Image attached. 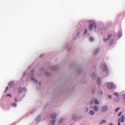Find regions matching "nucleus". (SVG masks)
<instances>
[{
    "instance_id": "obj_1",
    "label": "nucleus",
    "mask_w": 125,
    "mask_h": 125,
    "mask_svg": "<svg viewBox=\"0 0 125 125\" xmlns=\"http://www.w3.org/2000/svg\"><path fill=\"white\" fill-rule=\"evenodd\" d=\"M93 27H94L95 29L96 28V24L94 22H93L92 23H91L89 25V30H92Z\"/></svg>"
},
{
    "instance_id": "obj_2",
    "label": "nucleus",
    "mask_w": 125,
    "mask_h": 125,
    "mask_svg": "<svg viewBox=\"0 0 125 125\" xmlns=\"http://www.w3.org/2000/svg\"><path fill=\"white\" fill-rule=\"evenodd\" d=\"M118 122H120V123H124V122H125V116L122 115L121 118L119 119Z\"/></svg>"
},
{
    "instance_id": "obj_3",
    "label": "nucleus",
    "mask_w": 125,
    "mask_h": 125,
    "mask_svg": "<svg viewBox=\"0 0 125 125\" xmlns=\"http://www.w3.org/2000/svg\"><path fill=\"white\" fill-rule=\"evenodd\" d=\"M24 90H26V88H25V87H23V88L20 87L18 89V92L20 93H21V92H22V91H24Z\"/></svg>"
},
{
    "instance_id": "obj_4",
    "label": "nucleus",
    "mask_w": 125,
    "mask_h": 125,
    "mask_svg": "<svg viewBox=\"0 0 125 125\" xmlns=\"http://www.w3.org/2000/svg\"><path fill=\"white\" fill-rule=\"evenodd\" d=\"M102 69L104 70L105 71V70H107V66H106V64H104L102 65Z\"/></svg>"
},
{
    "instance_id": "obj_5",
    "label": "nucleus",
    "mask_w": 125,
    "mask_h": 125,
    "mask_svg": "<svg viewBox=\"0 0 125 125\" xmlns=\"http://www.w3.org/2000/svg\"><path fill=\"white\" fill-rule=\"evenodd\" d=\"M107 87L109 89H112V88H113V84H112V83H108L107 84Z\"/></svg>"
},
{
    "instance_id": "obj_6",
    "label": "nucleus",
    "mask_w": 125,
    "mask_h": 125,
    "mask_svg": "<svg viewBox=\"0 0 125 125\" xmlns=\"http://www.w3.org/2000/svg\"><path fill=\"white\" fill-rule=\"evenodd\" d=\"M102 110H103V111L106 112V111H107V110H108V107L107 106H104L103 107Z\"/></svg>"
},
{
    "instance_id": "obj_7",
    "label": "nucleus",
    "mask_w": 125,
    "mask_h": 125,
    "mask_svg": "<svg viewBox=\"0 0 125 125\" xmlns=\"http://www.w3.org/2000/svg\"><path fill=\"white\" fill-rule=\"evenodd\" d=\"M50 117H51V118L53 119H55V118H56V116H55V114L51 115Z\"/></svg>"
},
{
    "instance_id": "obj_8",
    "label": "nucleus",
    "mask_w": 125,
    "mask_h": 125,
    "mask_svg": "<svg viewBox=\"0 0 125 125\" xmlns=\"http://www.w3.org/2000/svg\"><path fill=\"white\" fill-rule=\"evenodd\" d=\"M89 114H90V115L92 116H93V115H94V111L93 110H90L89 111Z\"/></svg>"
},
{
    "instance_id": "obj_9",
    "label": "nucleus",
    "mask_w": 125,
    "mask_h": 125,
    "mask_svg": "<svg viewBox=\"0 0 125 125\" xmlns=\"http://www.w3.org/2000/svg\"><path fill=\"white\" fill-rule=\"evenodd\" d=\"M94 102L96 105H98V104H99V102H98V101H97V99H96L95 100Z\"/></svg>"
},
{
    "instance_id": "obj_10",
    "label": "nucleus",
    "mask_w": 125,
    "mask_h": 125,
    "mask_svg": "<svg viewBox=\"0 0 125 125\" xmlns=\"http://www.w3.org/2000/svg\"><path fill=\"white\" fill-rule=\"evenodd\" d=\"M97 83L98 84H100V83H101V79H100V78H98Z\"/></svg>"
},
{
    "instance_id": "obj_11",
    "label": "nucleus",
    "mask_w": 125,
    "mask_h": 125,
    "mask_svg": "<svg viewBox=\"0 0 125 125\" xmlns=\"http://www.w3.org/2000/svg\"><path fill=\"white\" fill-rule=\"evenodd\" d=\"M94 111H97V110H98V106H94Z\"/></svg>"
},
{
    "instance_id": "obj_12",
    "label": "nucleus",
    "mask_w": 125,
    "mask_h": 125,
    "mask_svg": "<svg viewBox=\"0 0 125 125\" xmlns=\"http://www.w3.org/2000/svg\"><path fill=\"white\" fill-rule=\"evenodd\" d=\"M105 123H106V120H104L101 121V124L102 125V124H105Z\"/></svg>"
},
{
    "instance_id": "obj_13",
    "label": "nucleus",
    "mask_w": 125,
    "mask_h": 125,
    "mask_svg": "<svg viewBox=\"0 0 125 125\" xmlns=\"http://www.w3.org/2000/svg\"><path fill=\"white\" fill-rule=\"evenodd\" d=\"M34 73H35V70H32L31 71L30 74H31V76H33V74H34Z\"/></svg>"
},
{
    "instance_id": "obj_14",
    "label": "nucleus",
    "mask_w": 125,
    "mask_h": 125,
    "mask_svg": "<svg viewBox=\"0 0 125 125\" xmlns=\"http://www.w3.org/2000/svg\"><path fill=\"white\" fill-rule=\"evenodd\" d=\"M89 41H90V42H93V41H94V39H93V38H92V37H90V39H89Z\"/></svg>"
},
{
    "instance_id": "obj_15",
    "label": "nucleus",
    "mask_w": 125,
    "mask_h": 125,
    "mask_svg": "<svg viewBox=\"0 0 125 125\" xmlns=\"http://www.w3.org/2000/svg\"><path fill=\"white\" fill-rule=\"evenodd\" d=\"M120 109H121L120 107H118V108H116L115 110V112H118V111H119L120 110Z\"/></svg>"
},
{
    "instance_id": "obj_16",
    "label": "nucleus",
    "mask_w": 125,
    "mask_h": 125,
    "mask_svg": "<svg viewBox=\"0 0 125 125\" xmlns=\"http://www.w3.org/2000/svg\"><path fill=\"white\" fill-rule=\"evenodd\" d=\"M63 122H64V119H61L60 121V124L63 123Z\"/></svg>"
},
{
    "instance_id": "obj_17",
    "label": "nucleus",
    "mask_w": 125,
    "mask_h": 125,
    "mask_svg": "<svg viewBox=\"0 0 125 125\" xmlns=\"http://www.w3.org/2000/svg\"><path fill=\"white\" fill-rule=\"evenodd\" d=\"M17 105V104L16 103H13L12 104V106H13L14 107H16V106Z\"/></svg>"
},
{
    "instance_id": "obj_18",
    "label": "nucleus",
    "mask_w": 125,
    "mask_h": 125,
    "mask_svg": "<svg viewBox=\"0 0 125 125\" xmlns=\"http://www.w3.org/2000/svg\"><path fill=\"white\" fill-rule=\"evenodd\" d=\"M116 96H117V97H119V94H118L117 93H114V94Z\"/></svg>"
},
{
    "instance_id": "obj_19",
    "label": "nucleus",
    "mask_w": 125,
    "mask_h": 125,
    "mask_svg": "<svg viewBox=\"0 0 125 125\" xmlns=\"http://www.w3.org/2000/svg\"><path fill=\"white\" fill-rule=\"evenodd\" d=\"M98 52V50H96L94 52V54H96Z\"/></svg>"
},
{
    "instance_id": "obj_20",
    "label": "nucleus",
    "mask_w": 125,
    "mask_h": 125,
    "mask_svg": "<svg viewBox=\"0 0 125 125\" xmlns=\"http://www.w3.org/2000/svg\"><path fill=\"white\" fill-rule=\"evenodd\" d=\"M111 37H112V35H108L107 40H109V39H110V38H111Z\"/></svg>"
},
{
    "instance_id": "obj_21",
    "label": "nucleus",
    "mask_w": 125,
    "mask_h": 125,
    "mask_svg": "<svg viewBox=\"0 0 125 125\" xmlns=\"http://www.w3.org/2000/svg\"><path fill=\"white\" fill-rule=\"evenodd\" d=\"M31 81H35L36 82V83L37 82V81H36V80H35V79L33 78V77H31Z\"/></svg>"
},
{
    "instance_id": "obj_22",
    "label": "nucleus",
    "mask_w": 125,
    "mask_h": 125,
    "mask_svg": "<svg viewBox=\"0 0 125 125\" xmlns=\"http://www.w3.org/2000/svg\"><path fill=\"white\" fill-rule=\"evenodd\" d=\"M6 96H9V97H11V94H7Z\"/></svg>"
},
{
    "instance_id": "obj_23",
    "label": "nucleus",
    "mask_w": 125,
    "mask_h": 125,
    "mask_svg": "<svg viewBox=\"0 0 125 125\" xmlns=\"http://www.w3.org/2000/svg\"><path fill=\"white\" fill-rule=\"evenodd\" d=\"M118 36H119V37H121V36H122V33L119 32V33H118Z\"/></svg>"
},
{
    "instance_id": "obj_24",
    "label": "nucleus",
    "mask_w": 125,
    "mask_h": 125,
    "mask_svg": "<svg viewBox=\"0 0 125 125\" xmlns=\"http://www.w3.org/2000/svg\"><path fill=\"white\" fill-rule=\"evenodd\" d=\"M122 113L123 112H119V113L118 114V117H120V116H121V115H122Z\"/></svg>"
},
{
    "instance_id": "obj_25",
    "label": "nucleus",
    "mask_w": 125,
    "mask_h": 125,
    "mask_svg": "<svg viewBox=\"0 0 125 125\" xmlns=\"http://www.w3.org/2000/svg\"><path fill=\"white\" fill-rule=\"evenodd\" d=\"M87 32V30H86V29H85L84 32V35H85V34H86Z\"/></svg>"
},
{
    "instance_id": "obj_26",
    "label": "nucleus",
    "mask_w": 125,
    "mask_h": 125,
    "mask_svg": "<svg viewBox=\"0 0 125 125\" xmlns=\"http://www.w3.org/2000/svg\"><path fill=\"white\" fill-rule=\"evenodd\" d=\"M55 121H52L51 122L52 125H54V124H55Z\"/></svg>"
},
{
    "instance_id": "obj_27",
    "label": "nucleus",
    "mask_w": 125,
    "mask_h": 125,
    "mask_svg": "<svg viewBox=\"0 0 125 125\" xmlns=\"http://www.w3.org/2000/svg\"><path fill=\"white\" fill-rule=\"evenodd\" d=\"M108 97H109V98H110V99H111L112 98V96L109 95Z\"/></svg>"
},
{
    "instance_id": "obj_28",
    "label": "nucleus",
    "mask_w": 125,
    "mask_h": 125,
    "mask_svg": "<svg viewBox=\"0 0 125 125\" xmlns=\"http://www.w3.org/2000/svg\"><path fill=\"white\" fill-rule=\"evenodd\" d=\"M93 102H94V101L92 100V102H91V104H93Z\"/></svg>"
},
{
    "instance_id": "obj_29",
    "label": "nucleus",
    "mask_w": 125,
    "mask_h": 125,
    "mask_svg": "<svg viewBox=\"0 0 125 125\" xmlns=\"http://www.w3.org/2000/svg\"><path fill=\"white\" fill-rule=\"evenodd\" d=\"M15 102H17V98L15 99Z\"/></svg>"
},
{
    "instance_id": "obj_30",
    "label": "nucleus",
    "mask_w": 125,
    "mask_h": 125,
    "mask_svg": "<svg viewBox=\"0 0 125 125\" xmlns=\"http://www.w3.org/2000/svg\"><path fill=\"white\" fill-rule=\"evenodd\" d=\"M121 122H118V125H121Z\"/></svg>"
},
{
    "instance_id": "obj_31",
    "label": "nucleus",
    "mask_w": 125,
    "mask_h": 125,
    "mask_svg": "<svg viewBox=\"0 0 125 125\" xmlns=\"http://www.w3.org/2000/svg\"><path fill=\"white\" fill-rule=\"evenodd\" d=\"M104 42H105L106 40H105V39H104Z\"/></svg>"
},
{
    "instance_id": "obj_32",
    "label": "nucleus",
    "mask_w": 125,
    "mask_h": 125,
    "mask_svg": "<svg viewBox=\"0 0 125 125\" xmlns=\"http://www.w3.org/2000/svg\"><path fill=\"white\" fill-rule=\"evenodd\" d=\"M110 125H113L112 124H110Z\"/></svg>"
},
{
    "instance_id": "obj_33",
    "label": "nucleus",
    "mask_w": 125,
    "mask_h": 125,
    "mask_svg": "<svg viewBox=\"0 0 125 125\" xmlns=\"http://www.w3.org/2000/svg\"><path fill=\"white\" fill-rule=\"evenodd\" d=\"M6 90H7V87L6 88Z\"/></svg>"
},
{
    "instance_id": "obj_34",
    "label": "nucleus",
    "mask_w": 125,
    "mask_h": 125,
    "mask_svg": "<svg viewBox=\"0 0 125 125\" xmlns=\"http://www.w3.org/2000/svg\"><path fill=\"white\" fill-rule=\"evenodd\" d=\"M72 119H74V117H72Z\"/></svg>"
},
{
    "instance_id": "obj_35",
    "label": "nucleus",
    "mask_w": 125,
    "mask_h": 125,
    "mask_svg": "<svg viewBox=\"0 0 125 125\" xmlns=\"http://www.w3.org/2000/svg\"><path fill=\"white\" fill-rule=\"evenodd\" d=\"M101 94H102V92H101Z\"/></svg>"
},
{
    "instance_id": "obj_36",
    "label": "nucleus",
    "mask_w": 125,
    "mask_h": 125,
    "mask_svg": "<svg viewBox=\"0 0 125 125\" xmlns=\"http://www.w3.org/2000/svg\"><path fill=\"white\" fill-rule=\"evenodd\" d=\"M41 57H42V55L41 56H40Z\"/></svg>"
}]
</instances>
